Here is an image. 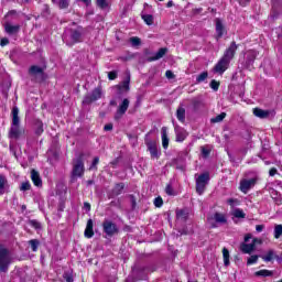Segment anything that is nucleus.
<instances>
[{"mask_svg":"<svg viewBox=\"0 0 282 282\" xmlns=\"http://www.w3.org/2000/svg\"><path fill=\"white\" fill-rule=\"evenodd\" d=\"M149 272H155V267L134 264L131 274L128 276V281H147Z\"/></svg>","mask_w":282,"mask_h":282,"instance_id":"nucleus-1","label":"nucleus"},{"mask_svg":"<svg viewBox=\"0 0 282 282\" xmlns=\"http://www.w3.org/2000/svg\"><path fill=\"white\" fill-rule=\"evenodd\" d=\"M83 34H85V29L79 25L77 29H69L68 32L63 35V41L68 47H72V45H76V43L83 41Z\"/></svg>","mask_w":282,"mask_h":282,"instance_id":"nucleus-2","label":"nucleus"},{"mask_svg":"<svg viewBox=\"0 0 282 282\" xmlns=\"http://www.w3.org/2000/svg\"><path fill=\"white\" fill-rule=\"evenodd\" d=\"M85 175V154L80 153L73 160L72 182Z\"/></svg>","mask_w":282,"mask_h":282,"instance_id":"nucleus-3","label":"nucleus"},{"mask_svg":"<svg viewBox=\"0 0 282 282\" xmlns=\"http://www.w3.org/2000/svg\"><path fill=\"white\" fill-rule=\"evenodd\" d=\"M21 119L19 118V108L13 107L12 109V123L9 131V138H14L18 140V138L21 137Z\"/></svg>","mask_w":282,"mask_h":282,"instance_id":"nucleus-4","label":"nucleus"},{"mask_svg":"<svg viewBox=\"0 0 282 282\" xmlns=\"http://www.w3.org/2000/svg\"><path fill=\"white\" fill-rule=\"evenodd\" d=\"M102 226V232L106 235L105 239L115 237V235H118L120 232V229L118 228V225L116 223H112L109 219H105L101 224Z\"/></svg>","mask_w":282,"mask_h":282,"instance_id":"nucleus-5","label":"nucleus"},{"mask_svg":"<svg viewBox=\"0 0 282 282\" xmlns=\"http://www.w3.org/2000/svg\"><path fill=\"white\" fill-rule=\"evenodd\" d=\"M150 134L151 132L145 134V147H148V151H150L152 160H160V155L162 153L158 150V141L150 139Z\"/></svg>","mask_w":282,"mask_h":282,"instance_id":"nucleus-6","label":"nucleus"},{"mask_svg":"<svg viewBox=\"0 0 282 282\" xmlns=\"http://www.w3.org/2000/svg\"><path fill=\"white\" fill-rule=\"evenodd\" d=\"M10 268V252L3 245H0V272H8Z\"/></svg>","mask_w":282,"mask_h":282,"instance_id":"nucleus-7","label":"nucleus"},{"mask_svg":"<svg viewBox=\"0 0 282 282\" xmlns=\"http://www.w3.org/2000/svg\"><path fill=\"white\" fill-rule=\"evenodd\" d=\"M29 76H31L32 80H35V83H41L45 78V68L37 65H32L29 68Z\"/></svg>","mask_w":282,"mask_h":282,"instance_id":"nucleus-8","label":"nucleus"},{"mask_svg":"<svg viewBox=\"0 0 282 282\" xmlns=\"http://www.w3.org/2000/svg\"><path fill=\"white\" fill-rule=\"evenodd\" d=\"M210 182V174L203 173L196 178V193L199 195H204V191H206V185Z\"/></svg>","mask_w":282,"mask_h":282,"instance_id":"nucleus-9","label":"nucleus"},{"mask_svg":"<svg viewBox=\"0 0 282 282\" xmlns=\"http://www.w3.org/2000/svg\"><path fill=\"white\" fill-rule=\"evenodd\" d=\"M102 98V88H95L91 94H87L84 96L83 105H91V102H96V100H100Z\"/></svg>","mask_w":282,"mask_h":282,"instance_id":"nucleus-10","label":"nucleus"},{"mask_svg":"<svg viewBox=\"0 0 282 282\" xmlns=\"http://www.w3.org/2000/svg\"><path fill=\"white\" fill-rule=\"evenodd\" d=\"M207 219L212 228H217V224H228V219H226V215L221 213H215L214 216L208 217ZM213 221H216V224Z\"/></svg>","mask_w":282,"mask_h":282,"instance_id":"nucleus-11","label":"nucleus"},{"mask_svg":"<svg viewBox=\"0 0 282 282\" xmlns=\"http://www.w3.org/2000/svg\"><path fill=\"white\" fill-rule=\"evenodd\" d=\"M258 53L257 51H250L246 57L245 69L252 72L254 69V61H257Z\"/></svg>","mask_w":282,"mask_h":282,"instance_id":"nucleus-12","label":"nucleus"},{"mask_svg":"<svg viewBox=\"0 0 282 282\" xmlns=\"http://www.w3.org/2000/svg\"><path fill=\"white\" fill-rule=\"evenodd\" d=\"M257 185V177L253 178H243L242 181H240V191L241 193H248V191H250V188H253V186Z\"/></svg>","mask_w":282,"mask_h":282,"instance_id":"nucleus-13","label":"nucleus"},{"mask_svg":"<svg viewBox=\"0 0 282 282\" xmlns=\"http://www.w3.org/2000/svg\"><path fill=\"white\" fill-rule=\"evenodd\" d=\"M130 101L128 98L123 99L122 102L119 105V108L117 109L115 113V120H120L124 113H127V110L129 109Z\"/></svg>","mask_w":282,"mask_h":282,"instance_id":"nucleus-14","label":"nucleus"},{"mask_svg":"<svg viewBox=\"0 0 282 282\" xmlns=\"http://www.w3.org/2000/svg\"><path fill=\"white\" fill-rule=\"evenodd\" d=\"M228 65H230V62L221 57L219 62L215 65L214 72H216V74H224V72L228 69Z\"/></svg>","mask_w":282,"mask_h":282,"instance_id":"nucleus-15","label":"nucleus"},{"mask_svg":"<svg viewBox=\"0 0 282 282\" xmlns=\"http://www.w3.org/2000/svg\"><path fill=\"white\" fill-rule=\"evenodd\" d=\"M235 52H237V43L231 42L230 46L225 51L223 58L229 61L235 58Z\"/></svg>","mask_w":282,"mask_h":282,"instance_id":"nucleus-16","label":"nucleus"},{"mask_svg":"<svg viewBox=\"0 0 282 282\" xmlns=\"http://www.w3.org/2000/svg\"><path fill=\"white\" fill-rule=\"evenodd\" d=\"M122 191H124V183L115 184V187L109 193V199H113V197H118V195H122Z\"/></svg>","mask_w":282,"mask_h":282,"instance_id":"nucleus-17","label":"nucleus"},{"mask_svg":"<svg viewBox=\"0 0 282 282\" xmlns=\"http://www.w3.org/2000/svg\"><path fill=\"white\" fill-rule=\"evenodd\" d=\"M169 48L161 47L153 56L148 57V63H153V61H160V58H164Z\"/></svg>","mask_w":282,"mask_h":282,"instance_id":"nucleus-18","label":"nucleus"},{"mask_svg":"<svg viewBox=\"0 0 282 282\" xmlns=\"http://www.w3.org/2000/svg\"><path fill=\"white\" fill-rule=\"evenodd\" d=\"M175 134H176V142H184V140H186V137L188 135V132H186L184 128L176 126Z\"/></svg>","mask_w":282,"mask_h":282,"instance_id":"nucleus-19","label":"nucleus"},{"mask_svg":"<svg viewBox=\"0 0 282 282\" xmlns=\"http://www.w3.org/2000/svg\"><path fill=\"white\" fill-rule=\"evenodd\" d=\"M31 180L34 186H37V188H41V186H43V180H41V174H39L36 170L31 171Z\"/></svg>","mask_w":282,"mask_h":282,"instance_id":"nucleus-20","label":"nucleus"},{"mask_svg":"<svg viewBox=\"0 0 282 282\" xmlns=\"http://www.w3.org/2000/svg\"><path fill=\"white\" fill-rule=\"evenodd\" d=\"M84 236L86 237V239H91V237H94V220L93 219L87 220Z\"/></svg>","mask_w":282,"mask_h":282,"instance_id":"nucleus-21","label":"nucleus"},{"mask_svg":"<svg viewBox=\"0 0 282 282\" xmlns=\"http://www.w3.org/2000/svg\"><path fill=\"white\" fill-rule=\"evenodd\" d=\"M253 116L256 118H260L261 120H265V118H270V110H263L261 108L253 109Z\"/></svg>","mask_w":282,"mask_h":282,"instance_id":"nucleus-22","label":"nucleus"},{"mask_svg":"<svg viewBox=\"0 0 282 282\" xmlns=\"http://www.w3.org/2000/svg\"><path fill=\"white\" fill-rule=\"evenodd\" d=\"M33 129H34L35 135H42L43 131H45L43 129V121H41V119H34Z\"/></svg>","mask_w":282,"mask_h":282,"instance_id":"nucleus-23","label":"nucleus"},{"mask_svg":"<svg viewBox=\"0 0 282 282\" xmlns=\"http://www.w3.org/2000/svg\"><path fill=\"white\" fill-rule=\"evenodd\" d=\"M4 31L7 32V34H19V32L21 31V25L17 24V25H12L10 23H7L4 25Z\"/></svg>","mask_w":282,"mask_h":282,"instance_id":"nucleus-24","label":"nucleus"},{"mask_svg":"<svg viewBox=\"0 0 282 282\" xmlns=\"http://www.w3.org/2000/svg\"><path fill=\"white\" fill-rule=\"evenodd\" d=\"M240 250L241 252H243V254H251L252 252H254V243L242 242L240 245Z\"/></svg>","mask_w":282,"mask_h":282,"instance_id":"nucleus-25","label":"nucleus"},{"mask_svg":"<svg viewBox=\"0 0 282 282\" xmlns=\"http://www.w3.org/2000/svg\"><path fill=\"white\" fill-rule=\"evenodd\" d=\"M176 118L180 122H186V109L180 106L176 110Z\"/></svg>","mask_w":282,"mask_h":282,"instance_id":"nucleus-26","label":"nucleus"},{"mask_svg":"<svg viewBox=\"0 0 282 282\" xmlns=\"http://www.w3.org/2000/svg\"><path fill=\"white\" fill-rule=\"evenodd\" d=\"M224 23L221 22L220 19H216V34H217V39H221V36H224Z\"/></svg>","mask_w":282,"mask_h":282,"instance_id":"nucleus-27","label":"nucleus"},{"mask_svg":"<svg viewBox=\"0 0 282 282\" xmlns=\"http://www.w3.org/2000/svg\"><path fill=\"white\" fill-rule=\"evenodd\" d=\"M52 3L57 6L59 10H67L69 8V0H52Z\"/></svg>","mask_w":282,"mask_h":282,"instance_id":"nucleus-28","label":"nucleus"},{"mask_svg":"<svg viewBox=\"0 0 282 282\" xmlns=\"http://www.w3.org/2000/svg\"><path fill=\"white\" fill-rule=\"evenodd\" d=\"M161 135H162V147H163V149H169V134L166 133V127L162 128Z\"/></svg>","mask_w":282,"mask_h":282,"instance_id":"nucleus-29","label":"nucleus"},{"mask_svg":"<svg viewBox=\"0 0 282 282\" xmlns=\"http://www.w3.org/2000/svg\"><path fill=\"white\" fill-rule=\"evenodd\" d=\"M275 256H276V253L274 252V250H269L267 252V254L260 256V257H261L262 260L265 261V263H270V261H272Z\"/></svg>","mask_w":282,"mask_h":282,"instance_id":"nucleus-30","label":"nucleus"},{"mask_svg":"<svg viewBox=\"0 0 282 282\" xmlns=\"http://www.w3.org/2000/svg\"><path fill=\"white\" fill-rule=\"evenodd\" d=\"M29 226H32V228H34V230H43V225L41 224V221L36 220V219H30L28 221Z\"/></svg>","mask_w":282,"mask_h":282,"instance_id":"nucleus-31","label":"nucleus"},{"mask_svg":"<svg viewBox=\"0 0 282 282\" xmlns=\"http://www.w3.org/2000/svg\"><path fill=\"white\" fill-rule=\"evenodd\" d=\"M224 265L228 268L230 265V251L227 248L223 249Z\"/></svg>","mask_w":282,"mask_h":282,"instance_id":"nucleus-32","label":"nucleus"},{"mask_svg":"<svg viewBox=\"0 0 282 282\" xmlns=\"http://www.w3.org/2000/svg\"><path fill=\"white\" fill-rule=\"evenodd\" d=\"M8 185V178L0 174V195L6 193V186Z\"/></svg>","mask_w":282,"mask_h":282,"instance_id":"nucleus-33","label":"nucleus"},{"mask_svg":"<svg viewBox=\"0 0 282 282\" xmlns=\"http://www.w3.org/2000/svg\"><path fill=\"white\" fill-rule=\"evenodd\" d=\"M176 219H181V221H186L188 219V214L184 209L176 210Z\"/></svg>","mask_w":282,"mask_h":282,"instance_id":"nucleus-34","label":"nucleus"},{"mask_svg":"<svg viewBox=\"0 0 282 282\" xmlns=\"http://www.w3.org/2000/svg\"><path fill=\"white\" fill-rule=\"evenodd\" d=\"M0 91L3 96H8V91H10V82H2L0 84Z\"/></svg>","mask_w":282,"mask_h":282,"instance_id":"nucleus-35","label":"nucleus"},{"mask_svg":"<svg viewBox=\"0 0 282 282\" xmlns=\"http://www.w3.org/2000/svg\"><path fill=\"white\" fill-rule=\"evenodd\" d=\"M232 215L236 217V219H246V213H243V209L236 208L234 209Z\"/></svg>","mask_w":282,"mask_h":282,"instance_id":"nucleus-36","label":"nucleus"},{"mask_svg":"<svg viewBox=\"0 0 282 282\" xmlns=\"http://www.w3.org/2000/svg\"><path fill=\"white\" fill-rule=\"evenodd\" d=\"M226 118V112H221L220 115L210 119L212 124H217V122H224Z\"/></svg>","mask_w":282,"mask_h":282,"instance_id":"nucleus-37","label":"nucleus"},{"mask_svg":"<svg viewBox=\"0 0 282 282\" xmlns=\"http://www.w3.org/2000/svg\"><path fill=\"white\" fill-rule=\"evenodd\" d=\"M29 245L31 246L32 252H36V250H39V247L41 246V241H39V239H32L29 241Z\"/></svg>","mask_w":282,"mask_h":282,"instance_id":"nucleus-38","label":"nucleus"},{"mask_svg":"<svg viewBox=\"0 0 282 282\" xmlns=\"http://www.w3.org/2000/svg\"><path fill=\"white\" fill-rule=\"evenodd\" d=\"M272 274H274L273 271L265 270V269L256 272V276H272Z\"/></svg>","mask_w":282,"mask_h":282,"instance_id":"nucleus-39","label":"nucleus"},{"mask_svg":"<svg viewBox=\"0 0 282 282\" xmlns=\"http://www.w3.org/2000/svg\"><path fill=\"white\" fill-rule=\"evenodd\" d=\"M208 78V72H203L196 76V84L204 83Z\"/></svg>","mask_w":282,"mask_h":282,"instance_id":"nucleus-40","label":"nucleus"},{"mask_svg":"<svg viewBox=\"0 0 282 282\" xmlns=\"http://www.w3.org/2000/svg\"><path fill=\"white\" fill-rule=\"evenodd\" d=\"M130 43H131L132 47H138V46L142 45V40H140V37H138V36H133V37H130Z\"/></svg>","mask_w":282,"mask_h":282,"instance_id":"nucleus-41","label":"nucleus"},{"mask_svg":"<svg viewBox=\"0 0 282 282\" xmlns=\"http://www.w3.org/2000/svg\"><path fill=\"white\" fill-rule=\"evenodd\" d=\"M100 162V158H98V156H95L94 158V160H93V162H91V164H90V166H89V170L90 171H97L98 170V163Z\"/></svg>","mask_w":282,"mask_h":282,"instance_id":"nucleus-42","label":"nucleus"},{"mask_svg":"<svg viewBox=\"0 0 282 282\" xmlns=\"http://www.w3.org/2000/svg\"><path fill=\"white\" fill-rule=\"evenodd\" d=\"M142 19L147 25H153V15L152 14H143Z\"/></svg>","mask_w":282,"mask_h":282,"instance_id":"nucleus-43","label":"nucleus"},{"mask_svg":"<svg viewBox=\"0 0 282 282\" xmlns=\"http://www.w3.org/2000/svg\"><path fill=\"white\" fill-rule=\"evenodd\" d=\"M96 3L101 10H107V8H109L107 0H96Z\"/></svg>","mask_w":282,"mask_h":282,"instance_id":"nucleus-44","label":"nucleus"},{"mask_svg":"<svg viewBox=\"0 0 282 282\" xmlns=\"http://www.w3.org/2000/svg\"><path fill=\"white\" fill-rule=\"evenodd\" d=\"M282 236V225H275L274 227V238L280 239Z\"/></svg>","mask_w":282,"mask_h":282,"instance_id":"nucleus-45","label":"nucleus"},{"mask_svg":"<svg viewBox=\"0 0 282 282\" xmlns=\"http://www.w3.org/2000/svg\"><path fill=\"white\" fill-rule=\"evenodd\" d=\"M163 205H164V200L162 199L161 196H158L156 198H154L155 208H162Z\"/></svg>","mask_w":282,"mask_h":282,"instance_id":"nucleus-46","label":"nucleus"},{"mask_svg":"<svg viewBox=\"0 0 282 282\" xmlns=\"http://www.w3.org/2000/svg\"><path fill=\"white\" fill-rule=\"evenodd\" d=\"M209 87H210V89H213L214 91H219V82L213 79V80L209 83Z\"/></svg>","mask_w":282,"mask_h":282,"instance_id":"nucleus-47","label":"nucleus"},{"mask_svg":"<svg viewBox=\"0 0 282 282\" xmlns=\"http://www.w3.org/2000/svg\"><path fill=\"white\" fill-rule=\"evenodd\" d=\"M259 261V256L254 254L248 258L247 260V265H252V263H257Z\"/></svg>","mask_w":282,"mask_h":282,"instance_id":"nucleus-48","label":"nucleus"},{"mask_svg":"<svg viewBox=\"0 0 282 282\" xmlns=\"http://www.w3.org/2000/svg\"><path fill=\"white\" fill-rule=\"evenodd\" d=\"M30 188H32V185L30 184V182H23L22 184H21V186H20V191H23V192H25V191H30Z\"/></svg>","mask_w":282,"mask_h":282,"instance_id":"nucleus-49","label":"nucleus"},{"mask_svg":"<svg viewBox=\"0 0 282 282\" xmlns=\"http://www.w3.org/2000/svg\"><path fill=\"white\" fill-rule=\"evenodd\" d=\"M166 195L173 196L175 195V191L173 189V186L171 184H167L165 187Z\"/></svg>","mask_w":282,"mask_h":282,"instance_id":"nucleus-50","label":"nucleus"},{"mask_svg":"<svg viewBox=\"0 0 282 282\" xmlns=\"http://www.w3.org/2000/svg\"><path fill=\"white\" fill-rule=\"evenodd\" d=\"M108 78H109V80H116V78H118V72L117 70L109 72Z\"/></svg>","mask_w":282,"mask_h":282,"instance_id":"nucleus-51","label":"nucleus"},{"mask_svg":"<svg viewBox=\"0 0 282 282\" xmlns=\"http://www.w3.org/2000/svg\"><path fill=\"white\" fill-rule=\"evenodd\" d=\"M129 83H130V80L128 79V80H124L123 83H122V86H118V89L120 90V89H124L126 91H129Z\"/></svg>","mask_w":282,"mask_h":282,"instance_id":"nucleus-52","label":"nucleus"},{"mask_svg":"<svg viewBox=\"0 0 282 282\" xmlns=\"http://www.w3.org/2000/svg\"><path fill=\"white\" fill-rule=\"evenodd\" d=\"M63 278L66 280V282H74V276L70 273H64Z\"/></svg>","mask_w":282,"mask_h":282,"instance_id":"nucleus-53","label":"nucleus"},{"mask_svg":"<svg viewBox=\"0 0 282 282\" xmlns=\"http://www.w3.org/2000/svg\"><path fill=\"white\" fill-rule=\"evenodd\" d=\"M129 197H130L132 209H135V206H138V203L135 202V196L130 195Z\"/></svg>","mask_w":282,"mask_h":282,"instance_id":"nucleus-54","label":"nucleus"},{"mask_svg":"<svg viewBox=\"0 0 282 282\" xmlns=\"http://www.w3.org/2000/svg\"><path fill=\"white\" fill-rule=\"evenodd\" d=\"M118 164H120V158H117L112 162H110V166L112 169H116V166H118Z\"/></svg>","mask_w":282,"mask_h":282,"instance_id":"nucleus-55","label":"nucleus"},{"mask_svg":"<svg viewBox=\"0 0 282 282\" xmlns=\"http://www.w3.org/2000/svg\"><path fill=\"white\" fill-rule=\"evenodd\" d=\"M104 131H113V123H107L104 127Z\"/></svg>","mask_w":282,"mask_h":282,"instance_id":"nucleus-56","label":"nucleus"},{"mask_svg":"<svg viewBox=\"0 0 282 282\" xmlns=\"http://www.w3.org/2000/svg\"><path fill=\"white\" fill-rule=\"evenodd\" d=\"M9 43H10V40H8V37H4L1 40L0 45L1 47H6V45H8Z\"/></svg>","mask_w":282,"mask_h":282,"instance_id":"nucleus-57","label":"nucleus"},{"mask_svg":"<svg viewBox=\"0 0 282 282\" xmlns=\"http://www.w3.org/2000/svg\"><path fill=\"white\" fill-rule=\"evenodd\" d=\"M202 153H203L204 158H208V155H210V150H208L206 148H202Z\"/></svg>","mask_w":282,"mask_h":282,"instance_id":"nucleus-58","label":"nucleus"},{"mask_svg":"<svg viewBox=\"0 0 282 282\" xmlns=\"http://www.w3.org/2000/svg\"><path fill=\"white\" fill-rule=\"evenodd\" d=\"M165 76H166V78H169V79L175 78V74H173L171 70H166V72H165Z\"/></svg>","mask_w":282,"mask_h":282,"instance_id":"nucleus-59","label":"nucleus"},{"mask_svg":"<svg viewBox=\"0 0 282 282\" xmlns=\"http://www.w3.org/2000/svg\"><path fill=\"white\" fill-rule=\"evenodd\" d=\"M84 210H86V213H89V210H91V204L84 203Z\"/></svg>","mask_w":282,"mask_h":282,"instance_id":"nucleus-60","label":"nucleus"},{"mask_svg":"<svg viewBox=\"0 0 282 282\" xmlns=\"http://www.w3.org/2000/svg\"><path fill=\"white\" fill-rule=\"evenodd\" d=\"M251 243H253V248H254L257 243H263V241L259 238H253Z\"/></svg>","mask_w":282,"mask_h":282,"instance_id":"nucleus-61","label":"nucleus"},{"mask_svg":"<svg viewBox=\"0 0 282 282\" xmlns=\"http://www.w3.org/2000/svg\"><path fill=\"white\" fill-rule=\"evenodd\" d=\"M265 228V226L264 225H257L256 226V230L258 231V232H263V229Z\"/></svg>","mask_w":282,"mask_h":282,"instance_id":"nucleus-62","label":"nucleus"},{"mask_svg":"<svg viewBox=\"0 0 282 282\" xmlns=\"http://www.w3.org/2000/svg\"><path fill=\"white\" fill-rule=\"evenodd\" d=\"M275 173H278L276 169H275V167H272V169L269 171L270 177H274Z\"/></svg>","mask_w":282,"mask_h":282,"instance_id":"nucleus-63","label":"nucleus"},{"mask_svg":"<svg viewBox=\"0 0 282 282\" xmlns=\"http://www.w3.org/2000/svg\"><path fill=\"white\" fill-rule=\"evenodd\" d=\"M110 206H120V199H118V200H112V202L110 203Z\"/></svg>","mask_w":282,"mask_h":282,"instance_id":"nucleus-64","label":"nucleus"}]
</instances>
